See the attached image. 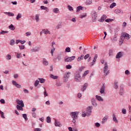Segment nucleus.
<instances>
[{"mask_svg": "<svg viewBox=\"0 0 131 131\" xmlns=\"http://www.w3.org/2000/svg\"><path fill=\"white\" fill-rule=\"evenodd\" d=\"M92 113V106H89L86 110V116H90Z\"/></svg>", "mask_w": 131, "mask_h": 131, "instance_id": "obj_6", "label": "nucleus"}, {"mask_svg": "<svg viewBox=\"0 0 131 131\" xmlns=\"http://www.w3.org/2000/svg\"><path fill=\"white\" fill-rule=\"evenodd\" d=\"M124 39L123 38H121L119 40L120 43H123Z\"/></svg>", "mask_w": 131, "mask_h": 131, "instance_id": "obj_61", "label": "nucleus"}, {"mask_svg": "<svg viewBox=\"0 0 131 131\" xmlns=\"http://www.w3.org/2000/svg\"><path fill=\"white\" fill-rule=\"evenodd\" d=\"M19 49L21 50H24V49H25V46L24 45H21V46H19Z\"/></svg>", "mask_w": 131, "mask_h": 131, "instance_id": "obj_48", "label": "nucleus"}, {"mask_svg": "<svg viewBox=\"0 0 131 131\" xmlns=\"http://www.w3.org/2000/svg\"><path fill=\"white\" fill-rule=\"evenodd\" d=\"M118 35L117 34L115 33L114 37L111 38L112 41H113V42L116 41V40H117Z\"/></svg>", "mask_w": 131, "mask_h": 131, "instance_id": "obj_19", "label": "nucleus"}, {"mask_svg": "<svg viewBox=\"0 0 131 131\" xmlns=\"http://www.w3.org/2000/svg\"><path fill=\"white\" fill-rule=\"evenodd\" d=\"M46 120L48 123H51V118L50 117H47Z\"/></svg>", "mask_w": 131, "mask_h": 131, "instance_id": "obj_41", "label": "nucleus"}, {"mask_svg": "<svg viewBox=\"0 0 131 131\" xmlns=\"http://www.w3.org/2000/svg\"><path fill=\"white\" fill-rule=\"evenodd\" d=\"M55 126L61 127V126H62V124H61L60 122L57 121V120L55 119Z\"/></svg>", "mask_w": 131, "mask_h": 131, "instance_id": "obj_16", "label": "nucleus"}, {"mask_svg": "<svg viewBox=\"0 0 131 131\" xmlns=\"http://www.w3.org/2000/svg\"><path fill=\"white\" fill-rule=\"evenodd\" d=\"M75 81L77 82H79V81H81V77L80 76V74L79 72H76L75 74L74 77Z\"/></svg>", "mask_w": 131, "mask_h": 131, "instance_id": "obj_2", "label": "nucleus"}, {"mask_svg": "<svg viewBox=\"0 0 131 131\" xmlns=\"http://www.w3.org/2000/svg\"><path fill=\"white\" fill-rule=\"evenodd\" d=\"M26 36H30L31 35V32H27L26 33Z\"/></svg>", "mask_w": 131, "mask_h": 131, "instance_id": "obj_54", "label": "nucleus"}, {"mask_svg": "<svg viewBox=\"0 0 131 131\" xmlns=\"http://www.w3.org/2000/svg\"><path fill=\"white\" fill-rule=\"evenodd\" d=\"M107 18V16H106L105 15H103L102 16L101 19H100L99 20V22H104V21H105V20H106Z\"/></svg>", "mask_w": 131, "mask_h": 131, "instance_id": "obj_12", "label": "nucleus"}, {"mask_svg": "<svg viewBox=\"0 0 131 131\" xmlns=\"http://www.w3.org/2000/svg\"><path fill=\"white\" fill-rule=\"evenodd\" d=\"M114 7H116V3H113L110 6V9H113Z\"/></svg>", "mask_w": 131, "mask_h": 131, "instance_id": "obj_32", "label": "nucleus"}, {"mask_svg": "<svg viewBox=\"0 0 131 131\" xmlns=\"http://www.w3.org/2000/svg\"><path fill=\"white\" fill-rule=\"evenodd\" d=\"M12 57L11 56V55L8 54L6 56V59L7 60H11Z\"/></svg>", "mask_w": 131, "mask_h": 131, "instance_id": "obj_43", "label": "nucleus"}, {"mask_svg": "<svg viewBox=\"0 0 131 131\" xmlns=\"http://www.w3.org/2000/svg\"><path fill=\"white\" fill-rule=\"evenodd\" d=\"M53 12L55 13V14H58V13H59V8H54L53 9Z\"/></svg>", "mask_w": 131, "mask_h": 131, "instance_id": "obj_36", "label": "nucleus"}, {"mask_svg": "<svg viewBox=\"0 0 131 131\" xmlns=\"http://www.w3.org/2000/svg\"><path fill=\"white\" fill-rule=\"evenodd\" d=\"M112 21H113V20H112V19H110V18H108L105 20V22H107V23L111 22Z\"/></svg>", "mask_w": 131, "mask_h": 131, "instance_id": "obj_62", "label": "nucleus"}, {"mask_svg": "<svg viewBox=\"0 0 131 131\" xmlns=\"http://www.w3.org/2000/svg\"><path fill=\"white\" fill-rule=\"evenodd\" d=\"M106 89V85L105 84H103L102 86L100 89V94H104L105 93V89Z\"/></svg>", "mask_w": 131, "mask_h": 131, "instance_id": "obj_7", "label": "nucleus"}, {"mask_svg": "<svg viewBox=\"0 0 131 131\" xmlns=\"http://www.w3.org/2000/svg\"><path fill=\"white\" fill-rule=\"evenodd\" d=\"M39 50H40V47H35L33 49H32L31 50V52L32 53H34L35 52H38V51H39Z\"/></svg>", "mask_w": 131, "mask_h": 131, "instance_id": "obj_8", "label": "nucleus"}, {"mask_svg": "<svg viewBox=\"0 0 131 131\" xmlns=\"http://www.w3.org/2000/svg\"><path fill=\"white\" fill-rule=\"evenodd\" d=\"M61 85H62V83H61L60 82H58L56 83V86H61Z\"/></svg>", "mask_w": 131, "mask_h": 131, "instance_id": "obj_60", "label": "nucleus"}, {"mask_svg": "<svg viewBox=\"0 0 131 131\" xmlns=\"http://www.w3.org/2000/svg\"><path fill=\"white\" fill-rule=\"evenodd\" d=\"M68 8L69 11H73V8H72V7H71L70 5H69L68 6Z\"/></svg>", "mask_w": 131, "mask_h": 131, "instance_id": "obj_53", "label": "nucleus"}, {"mask_svg": "<svg viewBox=\"0 0 131 131\" xmlns=\"http://www.w3.org/2000/svg\"><path fill=\"white\" fill-rule=\"evenodd\" d=\"M9 28L11 30H15V27H14V26L12 24L9 26Z\"/></svg>", "mask_w": 131, "mask_h": 131, "instance_id": "obj_35", "label": "nucleus"}, {"mask_svg": "<svg viewBox=\"0 0 131 131\" xmlns=\"http://www.w3.org/2000/svg\"><path fill=\"white\" fill-rule=\"evenodd\" d=\"M50 77H51V78H53V79H57V78H58V76H55L54 75H51Z\"/></svg>", "mask_w": 131, "mask_h": 131, "instance_id": "obj_40", "label": "nucleus"}, {"mask_svg": "<svg viewBox=\"0 0 131 131\" xmlns=\"http://www.w3.org/2000/svg\"><path fill=\"white\" fill-rule=\"evenodd\" d=\"M16 103L19 106H22V107H24V103H23V100H20L19 99H17L16 100Z\"/></svg>", "mask_w": 131, "mask_h": 131, "instance_id": "obj_9", "label": "nucleus"}, {"mask_svg": "<svg viewBox=\"0 0 131 131\" xmlns=\"http://www.w3.org/2000/svg\"><path fill=\"white\" fill-rule=\"evenodd\" d=\"M79 112H73L70 113V115L73 119H77L78 118Z\"/></svg>", "mask_w": 131, "mask_h": 131, "instance_id": "obj_3", "label": "nucleus"}, {"mask_svg": "<svg viewBox=\"0 0 131 131\" xmlns=\"http://www.w3.org/2000/svg\"><path fill=\"white\" fill-rule=\"evenodd\" d=\"M40 9H41V10H46V11H47V9H48V8L46 7L45 6H41L40 7Z\"/></svg>", "mask_w": 131, "mask_h": 131, "instance_id": "obj_58", "label": "nucleus"}, {"mask_svg": "<svg viewBox=\"0 0 131 131\" xmlns=\"http://www.w3.org/2000/svg\"><path fill=\"white\" fill-rule=\"evenodd\" d=\"M75 59V56H71L69 57H67V56H66L64 57V61L65 62H71L72 61H73Z\"/></svg>", "mask_w": 131, "mask_h": 131, "instance_id": "obj_4", "label": "nucleus"}, {"mask_svg": "<svg viewBox=\"0 0 131 131\" xmlns=\"http://www.w3.org/2000/svg\"><path fill=\"white\" fill-rule=\"evenodd\" d=\"M43 33H45V34H51V32L48 30H42Z\"/></svg>", "mask_w": 131, "mask_h": 131, "instance_id": "obj_25", "label": "nucleus"}, {"mask_svg": "<svg viewBox=\"0 0 131 131\" xmlns=\"http://www.w3.org/2000/svg\"><path fill=\"white\" fill-rule=\"evenodd\" d=\"M108 69H109V66H108V63L107 62H105L104 67L103 68V73L105 76L108 75V74H109V73H110V71Z\"/></svg>", "mask_w": 131, "mask_h": 131, "instance_id": "obj_1", "label": "nucleus"}, {"mask_svg": "<svg viewBox=\"0 0 131 131\" xmlns=\"http://www.w3.org/2000/svg\"><path fill=\"white\" fill-rule=\"evenodd\" d=\"M122 114H126V110L124 108L122 110Z\"/></svg>", "mask_w": 131, "mask_h": 131, "instance_id": "obj_55", "label": "nucleus"}, {"mask_svg": "<svg viewBox=\"0 0 131 131\" xmlns=\"http://www.w3.org/2000/svg\"><path fill=\"white\" fill-rule=\"evenodd\" d=\"M32 115L33 117H34V118H36V113L34 112V113H32Z\"/></svg>", "mask_w": 131, "mask_h": 131, "instance_id": "obj_59", "label": "nucleus"}, {"mask_svg": "<svg viewBox=\"0 0 131 131\" xmlns=\"http://www.w3.org/2000/svg\"><path fill=\"white\" fill-rule=\"evenodd\" d=\"M113 120L116 123H118V120H117V118H116V116L114 114L113 115Z\"/></svg>", "mask_w": 131, "mask_h": 131, "instance_id": "obj_18", "label": "nucleus"}, {"mask_svg": "<svg viewBox=\"0 0 131 131\" xmlns=\"http://www.w3.org/2000/svg\"><path fill=\"white\" fill-rule=\"evenodd\" d=\"M12 84H13V85H15L18 89H20L21 88V85L18 84L17 82H16V81L15 80L12 81Z\"/></svg>", "mask_w": 131, "mask_h": 131, "instance_id": "obj_10", "label": "nucleus"}, {"mask_svg": "<svg viewBox=\"0 0 131 131\" xmlns=\"http://www.w3.org/2000/svg\"><path fill=\"white\" fill-rule=\"evenodd\" d=\"M16 58H17V59H20V58H22V55H21V53H17Z\"/></svg>", "mask_w": 131, "mask_h": 131, "instance_id": "obj_39", "label": "nucleus"}, {"mask_svg": "<svg viewBox=\"0 0 131 131\" xmlns=\"http://www.w3.org/2000/svg\"><path fill=\"white\" fill-rule=\"evenodd\" d=\"M123 37L126 38V39H129V38H130V36L128 34L126 33H124L123 34Z\"/></svg>", "mask_w": 131, "mask_h": 131, "instance_id": "obj_14", "label": "nucleus"}, {"mask_svg": "<svg viewBox=\"0 0 131 131\" xmlns=\"http://www.w3.org/2000/svg\"><path fill=\"white\" fill-rule=\"evenodd\" d=\"M14 43H15V40L13 39H12L10 41V46H14Z\"/></svg>", "mask_w": 131, "mask_h": 131, "instance_id": "obj_46", "label": "nucleus"}, {"mask_svg": "<svg viewBox=\"0 0 131 131\" xmlns=\"http://www.w3.org/2000/svg\"><path fill=\"white\" fill-rule=\"evenodd\" d=\"M1 104H5L6 103L5 99H1Z\"/></svg>", "mask_w": 131, "mask_h": 131, "instance_id": "obj_63", "label": "nucleus"}, {"mask_svg": "<svg viewBox=\"0 0 131 131\" xmlns=\"http://www.w3.org/2000/svg\"><path fill=\"white\" fill-rule=\"evenodd\" d=\"M39 83V81L38 80H36L34 83L35 86H37L38 85V84Z\"/></svg>", "mask_w": 131, "mask_h": 131, "instance_id": "obj_47", "label": "nucleus"}, {"mask_svg": "<svg viewBox=\"0 0 131 131\" xmlns=\"http://www.w3.org/2000/svg\"><path fill=\"white\" fill-rule=\"evenodd\" d=\"M1 115L2 118H3V119L5 118V114L4 113V112H1Z\"/></svg>", "mask_w": 131, "mask_h": 131, "instance_id": "obj_49", "label": "nucleus"}, {"mask_svg": "<svg viewBox=\"0 0 131 131\" xmlns=\"http://www.w3.org/2000/svg\"><path fill=\"white\" fill-rule=\"evenodd\" d=\"M92 104L94 107H97V106H98V104L96 102V99L95 98L92 99Z\"/></svg>", "mask_w": 131, "mask_h": 131, "instance_id": "obj_15", "label": "nucleus"}, {"mask_svg": "<svg viewBox=\"0 0 131 131\" xmlns=\"http://www.w3.org/2000/svg\"><path fill=\"white\" fill-rule=\"evenodd\" d=\"M65 52L67 53H70V52H71V49L70 47H67L65 50Z\"/></svg>", "mask_w": 131, "mask_h": 131, "instance_id": "obj_38", "label": "nucleus"}, {"mask_svg": "<svg viewBox=\"0 0 131 131\" xmlns=\"http://www.w3.org/2000/svg\"><path fill=\"white\" fill-rule=\"evenodd\" d=\"M5 14L8 16H9V17H13V16H14L13 13L12 12H5Z\"/></svg>", "mask_w": 131, "mask_h": 131, "instance_id": "obj_27", "label": "nucleus"}, {"mask_svg": "<svg viewBox=\"0 0 131 131\" xmlns=\"http://www.w3.org/2000/svg\"><path fill=\"white\" fill-rule=\"evenodd\" d=\"M80 10H82V7H81V6H79V7H78L77 8V12H79V11Z\"/></svg>", "mask_w": 131, "mask_h": 131, "instance_id": "obj_45", "label": "nucleus"}, {"mask_svg": "<svg viewBox=\"0 0 131 131\" xmlns=\"http://www.w3.org/2000/svg\"><path fill=\"white\" fill-rule=\"evenodd\" d=\"M114 86L115 90H117V89H118V81H116L115 82Z\"/></svg>", "mask_w": 131, "mask_h": 131, "instance_id": "obj_26", "label": "nucleus"}, {"mask_svg": "<svg viewBox=\"0 0 131 131\" xmlns=\"http://www.w3.org/2000/svg\"><path fill=\"white\" fill-rule=\"evenodd\" d=\"M23 117L24 118L25 121H27V120H28V118H27V115H26V114H23Z\"/></svg>", "mask_w": 131, "mask_h": 131, "instance_id": "obj_30", "label": "nucleus"}, {"mask_svg": "<svg viewBox=\"0 0 131 131\" xmlns=\"http://www.w3.org/2000/svg\"><path fill=\"white\" fill-rule=\"evenodd\" d=\"M86 14L84 13L82 15H81L80 18H81V19H82L83 18H84V17H86Z\"/></svg>", "mask_w": 131, "mask_h": 131, "instance_id": "obj_57", "label": "nucleus"}, {"mask_svg": "<svg viewBox=\"0 0 131 131\" xmlns=\"http://www.w3.org/2000/svg\"><path fill=\"white\" fill-rule=\"evenodd\" d=\"M89 57H90V54H87L84 56V58L85 60H86V59H88V58H89Z\"/></svg>", "mask_w": 131, "mask_h": 131, "instance_id": "obj_52", "label": "nucleus"}, {"mask_svg": "<svg viewBox=\"0 0 131 131\" xmlns=\"http://www.w3.org/2000/svg\"><path fill=\"white\" fill-rule=\"evenodd\" d=\"M96 98L99 102H103L104 101V99H103V98H102V97L98 95L96 96Z\"/></svg>", "mask_w": 131, "mask_h": 131, "instance_id": "obj_13", "label": "nucleus"}, {"mask_svg": "<svg viewBox=\"0 0 131 131\" xmlns=\"http://www.w3.org/2000/svg\"><path fill=\"white\" fill-rule=\"evenodd\" d=\"M81 60H83V55H81L80 57H78L77 58V61L78 62H80Z\"/></svg>", "mask_w": 131, "mask_h": 131, "instance_id": "obj_29", "label": "nucleus"}, {"mask_svg": "<svg viewBox=\"0 0 131 131\" xmlns=\"http://www.w3.org/2000/svg\"><path fill=\"white\" fill-rule=\"evenodd\" d=\"M55 43L54 42H53L52 43V47L53 48V49L51 50V53L52 56H53L54 52H55V48H54V46H55Z\"/></svg>", "mask_w": 131, "mask_h": 131, "instance_id": "obj_20", "label": "nucleus"}, {"mask_svg": "<svg viewBox=\"0 0 131 131\" xmlns=\"http://www.w3.org/2000/svg\"><path fill=\"white\" fill-rule=\"evenodd\" d=\"M40 83H45L46 82V80L43 78H38Z\"/></svg>", "mask_w": 131, "mask_h": 131, "instance_id": "obj_33", "label": "nucleus"}, {"mask_svg": "<svg viewBox=\"0 0 131 131\" xmlns=\"http://www.w3.org/2000/svg\"><path fill=\"white\" fill-rule=\"evenodd\" d=\"M92 3H93L92 0H86V5L87 6L92 5Z\"/></svg>", "mask_w": 131, "mask_h": 131, "instance_id": "obj_28", "label": "nucleus"}, {"mask_svg": "<svg viewBox=\"0 0 131 131\" xmlns=\"http://www.w3.org/2000/svg\"><path fill=\"white\" fill-rule=\"evenodd\" d=\"M73 131H78V129H77V128H76V127H74L73 128Z\"/></svg>", "mask_w": 131, "mask_h": 131, "instance_id": "obj_64", "label": "nucleus"}, {"mask_svg": "<svg viewBox=\"0 0 131 131\" xmlns=\"http://www.w3.org/2000/svg\"><path fill=\"white\" fill-rule=\"evenodd\" d=\"M35 20H36V22H38L39 21V14L35 15Z\"/></svg>", "mask_w": 131, "mask_h": 131, "instance_id": "obj_34", "label": "nucleus"}, {"mask_svg": "<svg viewBox=\"0 0 131 131\" xmlns=\"http://www.w3.org/2000/svg\"><path fill=\"white\" fill-rule=\"evenodd\" d=\"M22 17V14H21V13H18L16 16V19L17 20H19V19H20V18Z\"/></svg>", "mask_w": 131, "mask_h": 131, "instance_id": "obj_37", "label": "nucleus"}, {"mask_svg": "<svg viewBox=\"0 0 131 131\" xmlns=\"http://www.w3.org/2000/svg\"><path fill=\"white\" fill-rule=\"evenodd\" d=\"M108 120V116H105L102 120L101 123L104 124Z\"/></svg>", "mask_w": 131, "mask_h": 131, "instance_id": "obj_17", "label": "nucleus"}, {"mask_svg": "<svg viewBox=\"0 0 131 131\" xmlns=\"http://www.w3.org/2000/svg\"><path fill=\"white\" fill-rule=\"evenodd\" d=\"M23 107L24 106H22V105H16V108L17 110H19L20 111H23Z\"/></svg>", "mask_w": 131, "mask_h": 131, "instance_id": "obj_23", "label": "nucleus"}, {"mask_svg": "<svg viewBox=\"0 0 131 131\" xmlns=\"http://www.w3.org/2000/svg\"><path fill=\"white\" fill-rule=\"evenodd\" d=\"M66 68L67 69H71L72 68V66H71L70 64H68L66 66Z\"/></svg>", "mask_w": 131, "mask_h": 131, "instance_id": "obj_51", "label": "nucleus"}, {"mask_svg": "<svg viewBox=\"0 0 131 131\" xmlns=\"http://www.w3.org/2000/svg\"><path fill=\"white\" fill-rule=\"evenodd\" d=\"M97 16H98V15L97 14V13L96 12L94 11L93 13L92 14L93 19H94V20L97 19Z\"/></svg>", "mask_w": 131, "mask_h": 131, "instance_id": "obj_21", "label": "nucleus"}, {"mask_svg": "<svg viewBox=\"0 0 131 131\" xmlns=\"http://www.w3.org/2000/svg\"><path fill=\"white\" fill-rule=\"evenodd\" d=\"M122 57V53L120 52L117 54L116 58V59H119V58H121Z\"/></svg>", "mask_w": 131, "mask_h": 131, "instance_id": "obj_24", "label": "nucleus"}, {"mask_svg": "<svg viewBox=\"0 0 131 131\" xmlns=\"http://www.w3.org/2000/svg\"><path fill=\"white\" fill-rule=\"evenodd\" d=\"M115 14H123V11L119 9H117L114 10Z\"/></svg>", "mask_w": 131, "mask_h": 131, "instance_id": "obj_11", "label": "nucleus"}, {"mask_svg": "<svg viewBox=\"0 0 131 131\" xmlns=\"http://www.w3.org/2000/svg\"><path fill=\"white\" fill-rule=\"evenodd\" d=\"M43 64L44 65H46V66H48L49 65V62L46 60V59H43Z\"/></svg>", "mask_w": 131, "mask_h": 131, "instance_id": "obj_31", "label": "nucleus"}, {"mask_svg": "<svg viewBox=\"0 0 131 131\" xmlns=\"http://www.w3.org/2000/svg\"><path fill=\"white\" fill-rule=\"evenodd\" d=\"M6 33H9V31H2L1 32V34H6Z\"/></svg>", "mask_w": 131, "mask_h": 131, "instance_id": "obj_44", "label": "nucleus"}, {"mask_svg": "<svg viewBox=\"0 0 131 131\" xmlns=\"http://www.w3.org/2000/svg\"><path fill=\"white\" fill-rule=\"evenodd\" d=\"M89 72H90V71L89 70L85 71L84 74H83V76H86V75H88V74H89Z\"/></svg>", "mask_w": 131, "mask_h": 131, "instance_id": "obj_42", "label": "nucleus"}, {"mask_svg": "<svg viewBox=\"0 0 131 131\" xmlns=\"http://www.w3.org/2000/svg\"><path fill=\"white\" fill-rule=\"evenodd\" d=\"M44 96L45 97H48V93H47V90H46V88H44Z\"/></svg>", "mask_w": 131, "mask_h": 131, "instance_id": "obj_50", "label": "nucleus"}, {"mask_svg": "<svg viewBox=\"0 0 131 131\" xmlns=\"http://www.w3.org/2000/svg\"><path fill=\"white\" fill-rule=\"evenodd\" d=\"M70 77V73H66L64 74V76L63 77V80L64 82L68 81V78Z\"/></svg>", "mask_w": 131, "mask_h": 131, "instance_id": "obj_5", "label": "nucleus"}, {"mask_svg": "<svg viewBox=\"0 0 131 131\" xmlns=\"http://www.w3.org/2000/svg\"><path fill=\"white\" fill-rule=\"evenodd\" d=\"M88 85H89L88 83H86L84 84L83 88L81 89L82 92H84V91L86 90V88H88Z\"/></svg>", "mask_w": 131, "mask_h": 131, "instance_id": "obj_22", "label": "nucleus"}, {"mask_svg": "<svg viewBox=\"0 0 131 131\" xmlns=\"http://www.w3.org/2000/svg\"><path fill=\"white\" fill-rule=\"evenodd\" d=\"M76 119H73L72 122L75 125H76Z\"/></svg>", "mask_w": 131, "mask_h": 131, "instance_id": "obj_56", "label": "nucleus"}]
</instances>
